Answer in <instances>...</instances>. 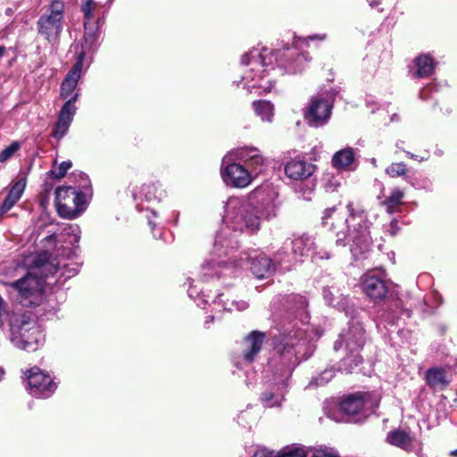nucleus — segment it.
<instances>
[{"mask_svg":"<svg viewBox=\"0 0 457 457\" xmlns=\"http://www.w3.org/2000/svg\"><path fill=\"white\" fill-rule=\"evenodd\" d=\"M274 56L268 49H253L241 59L240 84L251 94L268 93L273 87Z\"/></svg>","mask_w":457,"mask_h":457,"instance_id":"nucleus-1","label":"nucleus"},{"mask_svg":"<svg viewBox=\"0 0 457 457\" xmlns=\"http://www.w3.org/2000/svg\"><path fill=\"white\" fill-rule=\"evenodd\" d=\"M349 216L343 228L337 231V243L350 245L354 255L366 252L371 243L370 222L363 210H355L352 204L347 206Z\"/></svg>","mask_w":457,"mask_h":457,"instance_id":"nucleus-2","label":"nucleus"},{"mask_svg":"<svg viewBox=\"0 0 457 457\" xmlns=\"http://www.w3.org/2000/svg\"><path fill=\"white\" fill-rule=\"evenodd\" d=\"M260 212L246 199L230 197L225 205L223 220L227 226L235 231L251 232L260 228Z\"/></svg>","mask_w":457,"mask_h":457,"instance_id":"nucleus-3","label":"nucleus"},{"mask_svg":"<svg viewBox=\"0 0 457 457\" xmlns=\"http://www.w3.org/2000/svg\"><path fill=\"white\" fill-rule=\"evenodd\" d=\"M234 248V242L228 239L224 232L218 235L213 245L214 252L212 255L205 260L200 268L199 275L203 281H209L221 276L229 277L235 273L237 267L235 262L228 263V261L223 259V256H227L229 251Z\"/></svg>","mask_w":457,"mask_h":457,"instance_id":"nucleus-4","label":"nucleus"},{"mask_svg":"<svg viewBox=\"0 0 457 457\" xmlns=\"http://www.w3.org/2000/svg\"><path fill=\"white\" fill-rule=\"evenodd\" d=\"M11 342L17 348L35 351L45 340V336L37 322L25 314H13L10 321Z\"/></svg>","mask_w":457,"mask_h":457,"instance_id":"nucleus-5","label":"nucleus"},{"mask_svg":"<svg viewBox=\"0 0 457 457\" xmlns=\"http://www.w3.org/2000/svg\"><path fill=\"white\" fill-rule=\"evenodd\" d=\"M64 4L61 1H54L50 9L43 13L37 21L38 33L50 44L59 41L63 29Z\"/></svg>","mask_w":457,"mask_h":457,"instance_id":"nucleus-6","label":"nucleus"},{"mask_svg":"<svg viewBox=\"0 0 457 457\" xmlns=\"http://www.w3.org/2000/svg\"><path fill=\"white\" fill-rule=\"evenodd\" d=\"M55 205L61 217L75 219L85 210V195L71 187H61L55 190Z\"/></svg>","mask_w":457,"mask_h":457,"instance_id":"nucleus-7","label":"nucleus"},{"mask_svg":"<svg viewBox=\"0 0 457 457\" xmlns=\"http://www.w3.org/2000/svg\"><path fill=\"white\" fill-rule=\"evenodd\" d=\"M93 36H87L85 45H77L75 46V54L77 61L72 69L67 73L61 85V97L67 99L73 96L72 94L81 77L84 60L93 52Z\"/></svg>","mask_w":457,"mask_h":457,"instance_id":"nucleus-8","label":"nucleus"},{"mask_svg":"<svg viewBox=\"0 0 457 457\" xmlns=\"http://www.w3.org/2000/svg\"><path fill=\"white\" fill-rule=\"evenodd\" d=\"M220 176L227 186L245 188L252 183L257 175L226 154L222 159Z\"/></svg>","mask_w":457,"mask_h":457,"instance_id":"nucleus-9","label":"nucleus"},{"mask_svg":"<svg viewBox=\"0 0 457 457\" xmlns=\"http://www.w3.org/2000/svg\"><path fill=\"white\" fill-rule=\"evenodd\" d=\"M43 286V278L31 272L21 280L12 284V287L17 290L19 294V301L25 306L39 303L42 296Z\"/></svg>","mask_w":457,"mask_h":457,"instance_id":"nucleus-10","label":"nucleus"},{"mask_svg":"<svg viewBox=\"0 0 457 457\" xmlns=\"http://www.w3.org/2000/svg\"><path fill=\"white\" fill-rule=\"evenodd\" d=\"M378 397L370 393H356L345 398L340 410L349 416H366L378 406Z\"/></svg>","mask_w":457,"mask_h":457,"instance_id":"nucleus-11","label":"nucleus"},{"mask_svg":"<svg viewBox=\"0 0 457 457\" xmlns=\"http://www.w3.org/2000/svg\"><path fill=\"white\" fill-rule=\"evenodd\" d=\"M29 394L35 397L47 398L52 395L57 386L53 378L37 367H33L27 372Z\"/></svg>","mask_w":457,"mask_h":457,"instance_id":"nucleus-12","label":"nucleus"},{"mask_svg":"<svg viewBox=\"0 0 457 457\" xmlns=\"http://www.w3.org/2000/svg\"><path fill=\"white\" fill-rule=\"evenodd\" d=\"M332 105L323 96H313L304 112V118L312 127L324 125L330 116Z\"/></svg>","mask_w":457,"mask_h":457,"instance_id":"nucleus-13","label":"nucleus"},{"mask_svg":"<svg viewBox=\"0 0 457 457\" xmlns=\"http://www.w3.org/2000/svg\"><path fill=\"white\" fill-rule=\"evenodd\" d=\"M227 155L231 156L237 162L245 163V168L256 175L262 171L265 164L264 157L255 147H240L229 152Z\"/></svg>","mask_w":457,"mask_h":457,"instance_id":"nucleus-14","label":"nucleus"},{"mask_svg":"<svg viewBox=\"0 0 457 457\" xmlns=\"http://www.w3.org/2000/svg\"><path fill=\"white\" fill-rule=\"evenodd\" d=\"M361 287L364 293L373 300L382 299L390 287V283L386 282L376 271H370L361 278Z\"/></svg>","mask_w":457,"mask_h":457,"instance_id":"nucleus-15","label":"nucleus"},{"mask_svg":"<svg viewBox=\"0 0 457 457\" xmlns=\"http://www.w3.org/2000/svg\"><path fill=\"white\" fill-rule=\"evenodd\" d=\"M77 98L78 94H74L73 96L69 99L62 107L59 112L57 123L52 133V136L54 138L61 139L68 132L71 123L76 113L77 108L75 106V102L77 101Z\"/></svg>","mask_w":457,"mask_h":457,"instance_id":"nucleus-16","label":"nucleus"},{"mask_svg":"<svg viewBox=\"0 0 457 457\" xmlns=\"http://www.w3.org/2000/svg\"><path fill=\"white\" fill-rule=\"evenodd\" d=\"M315 167L303 160H292L285 166L286 175L294 180H302L309 178L314 171Z\"/></svg>","mask_w":457,"mask_h":457,"instance_id":"nucleus-17","label":"nucleus"},{"mask_svg":"<svg viewBox=\"0 0 457 457\" xmlns=\"http://www.w3.org/2000/svg\"><path fill=\"white\" fill-rule=\"evenodd\" d=\"M453 376L450 370L434 367L426 373L428 384L436 390H442L452 381Z\"/></svg>","mask_w":457,"mask_h":457,"instance_id":"nucleus-18","label":"nucleus"},{"mask_svg":"<svg viewBox=\"0 0 457 457\" xmlns=\"http://www.w3.org/2000/svg\"><path fill=\"white\" fill-rule=\"evenodd\" d=\"M263 338L264 334L260 332H253L245 338L244 358L246 361L251 362L254 355L259 353L263 343Z\"/></svg>","mask_w":457,"mask_h":457,"instance_id":"nucleus-19","label":"nucleus"},{"mask_svg":"<svg viewBox=\"0 0 457 457\" xmlns=\"http://www.w3.org/2000/svg\"><path fill=\"white\" fill-rule=\"evenodd\" d=\"M355 160V153L350 147L336 152L332 157V166L337 170H350Z\"/></svg>","mask_w":457,"mask_h":457,"instance_id":"nucleus-20","label":"nucleus"},{"mask_svg":"<svg viewBox=\"0 0 457 457\" xmlns=\"http://www.w3.org/2000/svg\"><path fill=\"white\" fill-rule=\"evenodd\" d=\"M25 187L26 180L24 179H19L12 185L11 190L9 191L8 195L6 196L5 200L2 204V213L7 212L20 200L21 195L24 192Z\"/></svg>","mask_w":457,"mask_h":457,"instance_id":"nucleus-21","label":"nucleus"},{"mask_svg":"<svg viewBox=\"0 0 457 457\" xmlns=\"http://www.w3.org/2000/svg\"><path fill=\"white\" fill-rule=\"evenodd\" d=\"M251 270L256 278H263L272 274L274 267L270 258L260 255L253 261Z\"/></svg>","mask_w":457,"mask_h":457,"instance_id":"nucleus-22","label":"nucleus"},{"mask_svg":"<svg viewBox=\"0 0 457 457\" xmlns=\"http://www.w3.org/2000/svg\"><path fill=\"white\" fill-rule=\"evenodd\" d=\"M98 7H99V4L95 2L94 0H82L81 9H82V12L84 13V18H85V22H84L85 37H84L83 42L80 45H85L87 36H93L94 37L93 45L95 44L96 36L95 32L90 31L89 22L95 17V12Z\"/></svg>","mask_w":457,"mask_h":457,"instance_id":"nucleus-23","label":"nucleus"},{"mask_svg":"<svg viewBox=\"0 0 457 457\" xmlns=\"http://www.w3.org/2000/svg\"><path fill=\"white\" fill-rule=\"evenodd\" d=\"M416 71L414 75L419 78H425L431 75L435 70V62L428 54H421L415 59Z\"/></svg>","mask_w":457,"mask_h":457,"instance_id":"nucleus-24","label":"nucleus"},{"mask_svg":"<svg viewBox=\"0 0 457 457\" xmlns=\"http://www.w3.org/2000/svg\"><path fill=\"white\" fill-rule=\"evenodd\" d=\"M313 245V238L308 235H303L292 241V251L295 255L304 256L312 251Z\"/></svg>","mask_w":457,"mask_h":457,"instance_id":"nucleus-25","label":"nucleus"},{"mask_svg":"<svg viewBox=\"0 0 457 457\" xmlns=\"http://www.w3.org/2000/svg\"><path fill=\"white\" fill-rule=\"evenodd\" d=\"M253 108L257 116L262 121L271 122L274 116V106L269 101H255L253 103Z\"/></svg>","mask_w":457,"mask_h":457,"instance_id":"nucleus-26","label":"nucleus"},{"mask_svg":"<svg viewBox=\"0 0 457 457\" xmlns=\"http://www.w3.org/2000/svg\"><path fill=\"white\" fill-rule=\"evenodd\" d=\"M308 453H312V457H340L338 452L326 445H318L307 448Z\"/></svg>","mask_w":457,"mask_h":457,"instance_id":"nucleus-27","label":"nucleus"},{"mask_svg":"<svg viewBox=\"0 0 457 457\" xmlns=\"http://www.w3.org/2000/svg\"><path fill=\"white\" fill-rule=\"evenodd\" d=\"M308 61L304 54L298 55L294 60H288L284 68L288 73H297L304 69V63Z\"/></svg>","mask_w":457,"mask_h":457,"instance_id":"nucleus-28","label":"nucleus"},{"mask_svg":"<svg viewBox=\"0 0 457 457\" xmlns=\"http://www.w3.org/2000/svg\"><path fill=\"white\" fill-rule=\"evenodd\" d=\"M278 453L280 457H306L308 450L303 445H290L283 448Z\"/></svg>","mask_w":457,"mask_h":457,"instance_id":"nucleus-29","label":"nucleus"},{"mask_svg":"<svg viewBox=\"0 0 457 457\" xmlns=\"http://www.w3.org/2000/svg\"><path fill=\"white\" fill-rule=\"evenodd\" d=\"M21 147L20 143L14 141L0 153V162L9 160Z\"/></svg>","mask_w":457,"mask_h":457,"instance_id":"nucleus-30","label":"nucleus"},{"mask_svg":"<svg viewBox=\"0 0 457 457\" xmlns=\"http://www.w3.org/2000/svg\"><path fill=\"white\" fill-rule=\"evenodd\" d=\"M386 210L389 213L396 212L400 206V193L395 192L386 203Z\"/></svg>","mask_w":457,"mask_h":457,"instance_id":"nucleus-31","label":"nucleus"},{"mask_svg":"<svg viewBox=\"0 0 457 457\" xmlns=\"http://www.w3.org/2000/svg\"><path fill=\"white\" fill-rule=\"evenodd\" d=\"M66 234L71 237V244H77L80 239V229L76 225H71L66 229Z\"/></svg>","mask_w":457,"mask_h":457,"instance_id":"nucleus-32","label":"nucleus"},{"mask_svg":"<svg viewBox=\"0 0 457 457\" xmlns=\"http://www.w3.org/2000/svg\"><path fill=\"white\" fill-rule=\"evenodd\" d=\"M222 306L225 310L228 311H233L234 309L237 311H244L247 308L248 304L245 301H232L231 303L226 302L225 303L222 304Z\"/></svg>","mask_w":457,"mask_h":457,"instance_id":"nucleus-33","label":"nucleus"},{"mask_svg":"<svg viewBox=\"0 0 457 457\" xmlns=\"http://www.w3.org/2000/svg\"><path fill=\"white\" fill-rule=\"evenodd\" d=\"M71 167V162H62L58 165V167L54 170H53V173L56 178H62Z\"/></svg>","mask_w":457,"mask_h":457,"instance_id":"nucleus-34","label":"nucleus"},{"mask_svg":"<svg viewBox=\"0 0 457 457\" xmlns=\"http://www.w3.org/2000/svg\"><path fill=\"white\" fill-rule=\"evenodd\" d=\"M334 372L332 370H325L320 377V378L316 379V383L314 386H323L328 383L333 377Z\"/></svg>","mask_w":457,"mask_h":457,"instance_id":"nucleus-35","label":"nucleus"},{"mask_svg":"<svg viewBox=\"0 0 457 457\" xmlns=\"http://www.w3.org/2000/svg\"><path fill=\"white\" fill-rule=\"evenodd\" d=\"M386 441L393 445L400 446V432L399 430H394L388 433Z\"/></svg>","mask_w":457,"mask_h":457,"instance_id":"nucleus-36","label":"nucleus"},{"mask_svg":"<svg viewBox=\"0 0 457 457\" xmlns=\"http://www.w3.org/2000/svg\"><path fill=\"white\" fill-rule=\"evenodd\" d=\"M337 209L335 207L328 208L323 212V214L321 216V220L323 225L328 224L329 219H334L336 216Z\"/></svg>","mask_w":457,"mask_h":457,"instance_id":"nucleus-37","label":"nucleus"},{"mask_svg":"<svg viewBox=\"0 0 457 457\" xmlns=\"http://www.w3.org/2000/svg\"><path fill=\"white\" fill-rule=\"evenodd\" d=\"M273 395H264L263 397V402L265 403V404L268 406V407H273V406H276V405H279L281 401H282V397L281 396H276L275 397V400L274 401H271V399L273 398Z\"/></svg>","mask_w":457,"mask_h":457,"instance_id":"nucleus-38","label":"nucleus"},{"mask_svg":"<svg viewBox=\"0 0 457 457\" xmlns=\"http://www.w3.org/2000/svg\"><path fill=\"white\" fill-rule=\"evenodd\" d=\"M254 457H280L279 453L270 452L267 449H260L254 453Z\"/></svg>","mask_w":457,"mask_h":457,"instance_id":"nucleus-39","label":"nucleus"},{"mask_svg":"<svg viewBox=\"0 0 457 457\" xmlns=\"http://www.w3.org/2000/svg\"><path fill=\"white\" fill-rule=\"evenodd\" d=\"M386 173L392 178L398 177L400 175V164L393 163L386 169Z\"/></svg>","mask_w":457,"mask_h":457,"instance_id":"nucleus-40","label":"nucleus"},{"mask_svg":"<svg viewBox=\"0 0 457 457\" xmlns=\"http://www.w3.org/2000/svg\"><path fill=\"white\" fill-rule=\"evenodd\" d=\"M308 38L311 39V40H314V39L325 40L326 39V35L325 34H323V35H314V36L309 37Z\"/></svg>","mask_w":457,"mask_h":457,"instance_id":"nucleus-41","label":"nucleus"},{"mask_svg":"<svg viewBox=\"0 0 457 457\" xmlns=\"http://www.w3.org/2000/svg\"><path fill=\"white\" fill-rule=\"evenodd\" d=\"M396 225H397V221H392L391 222V227H392L391 234L393 236L396 235V233H397V230L394 228L395 227H396Z\"/></svg>","mask_w":457,"mask_h":457,"instance_id":"nucleus-42","label":"nucleus"},{"mask_svg":"<svg viewBox=\"0 0 457 457\" xmlns=\"http://www.w3.org/2000/svg\"><path fill=\"white\" fill-rule=\"evenodd\" d=\"M407 437V436L402 432V437H401V440H402V447H405V438Z\"/></svg>","mask_w":457,"mask_h":457,"instance_id":"nucleus-43","label":"nucleus"},{"mask_svg":"<svg viewBox=\"0 0 457 457\" xmlns=\"http://www.w3.org/2000/svg\"><path fill=\"white\" fill-rule=\"evenodd\" d=\"M213 303H214L215 305H220V303H221L220 296H219V297H218V299H216V300L213 302Z\"/></svg>","mask_w":457,"mask_h":457,"instance_id":"nucleus-44","label":"nucleus"},{"mask_svg":"<svg viewBox=\"0 0 457 457\" xmlns=\"http://www.w3.org/2000/svg\"><path fill=\"white\" fill-rule=\"evenodd\" d=\"M4 52H5V47L0 46V58L4 55Z\"/></svg>","mask_w":457,"mask_h":457,"instance_id":"nucleus-45","label":"nucleus"},{"mask_svg":"<svg viewBox=\"0 0 457 457\" xmlns=\"http://www.w3.org/2000/svg\"><path fill=\"white\" fill-rule=\"evenodd\" d=\"M4 303V302L3 298L0 296V311L2 310Z\"/></svg>","mask_w":457,"mask_h":457,"instance_id":"nucleus-46","label":"nucleus"},{"mask_svg":"<svg viewBox=\"0 0 457 457\" xmlns=\"http://www.w3.org/2000/svg\"><path fill=\"white\" fill-rule=\"evenodd\" d=\"M331 228H332L333 229H335V230H336V229H337V225H336V224L333 222V223L331 224Z\"/></svg>","mask_w":457,"mask_h":457,"instance_id":"nucleus-47","label":"nucleus"},{"mask_svg":"<svg viewBox=\"0 0 457 457\" xmlns=\"http://www.w3.org/2000/svg\"><path fill=\"white\" fill-rule=\"evenodd\" d=\"M451 454H452L453 456H457V450L453 451V452L451 453Z\"/></svg>","mask_w":457,"mask_h":457,"instance_id":"nucleus-48","label":"nucleus"},{"mask_svg":"<svg viewBox=\"0 0 457 457\" xmlns=\"http://www.w3.org/2000/svg\"><path fill=\"white\" fill-rule=\"evenodd\" d=\"M3 375H4V371H3V370L0 368V379L2 378Z\"/></svg>","mask_w":457,"mask_h":457,"instance_id":"nucleus-49","label":"nucleus"},{"mask_svg":"<svg viewBox=\"0 0 457 457\" xmlns=\"http://www.w3.org/2000/svg\"><path fill=\"white\" fill-rule=\"evenodd\" d=\"M420 96L423 98L425 97V90H422L421 93H420Z\"/></svg>","mask_w":457,"mask_h":457,"instance_id":"nucleus-50","label":"nucleus"},{"mask_svg":"<svg viewBox=\"0 0 457 457\" xmlns=\"http://www.w3.org/2000/svg\"><path fill=\"white\" fill-rule=\"evenodd\" d=\"M337 228H338L339 227H341V225L339 224V221H337Z\"/></svg>","mask_w":457,"mask_h":457,"instance_id":"nucleus-51","label":"nucleus"},{"mask_svg":"<svg viewBox=\"0 0 457 457\" xmlns=\"http://www.w3.org/2000/svg\"><path fill=\"white\" fill-rule=\"evenodd\" d=\"M189 296L193 297V293L192 292H189Z\"/></svg>","mask_w":457,"mask_h":457,"instance_id":"nucleus-52","label":"nucleus"}]
</instances>
